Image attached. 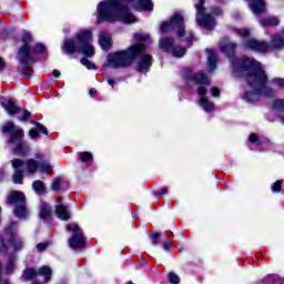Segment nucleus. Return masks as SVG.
Wrapping results in <instances>:
<instances>
[{
  "label": "nucleus",
  "instance_id": "0eeeda50",
  "mask_svg": "<svg viewBox=\"0 0 284 284\" xmlns=\"http://www.w3.org/2000/svg\"><path fill=\"white\" fill-rule=\"evenodd\" d=\"M183 14L181 13H174L171 17L170 22H162L160 30L161 32H170L172 30L173 32H176L178 39H181V41H186L190 43L192 39H194V36L191 33V31H185Z\"/></svg>",
  "mask_w": 284,
  "mask_h": 284
},
{
  "label": "nucleus",
  "instance_id": "603ef678",
  "mask_svg": "<svg viewBox=\"0 0 284 284\" xmlns=\"http://www.w3.org/2000/svg\"><path fill=\"white\" fill-rule=\"evenodd\" d=\"M212 12L214 13V14H223V11H221V9H219V8H215V9H213L212 10Z\"/></svg>",
  "mask_w": 284,
  "mask_h": 284
},
{
  "label": "nucleus",
  "instance_id": "9b49d317",
  "mask_svg": "<svg viewBox=\"0 0 284 284\" xmlns=\"http://www.w3.org/2000/svg\"><path fill=\"white\" fill-rule=\"evenodd\" d=\"M67 230L69 232L70 230L73 231V235L69 240V247H72V250H81L85 247V237L83 236V231H81V227L78 225H67Z\"/></svg>",
  "mask_w": 284,
  "mask_h": 284
},
{
  "label": "nucleus",
  "instance_id": "e433bc0d",
  "mask_svg": "<svg viewBox=\"0 0 284 284\" xmlns=\"http://www.w3.org/2000/svg\"><path fill=\"white\" fill-rule=\"evenodd\" d=\"M272 85H276L277 88H284V79L283 78H273L271 80Z\"/></svg>",
  "mask_w": 284,
  "mask_h": 284
},
{
  "label": "nucleus",
  "instance_id": "49530a36",
  "mask_svg": "<svg viewBox=\"0 0 284 284\" xmlns=\"http://www.w3.org/2000/svg\"><path fill=\"white\" fill-rule=\"evenodd\" d=\"M221 94V91L219 90V88H212V97H219Z\"/></svg>",
  "mask_w": 284,
  "mask_h": 284
},
{
  "label": "nucleus",
  "instance_id": "1a4fd4ad",
  "mask_svg": "<svg viewBox=\"0 0 284 284\" xmlns=\"http://www.w3.org/2000/svg\"><path fill=\"white\" fill-rule=\"evenodd\" d=\"M195 10L196 21L199 26H202V28H206V30H212L214 26H216V21H214V18L205 13V1L200 0L197 3H195Z\"/></svg>",
  "mask_w": 284,
  "mask_h": 284
},
{
  "label": "nucleus",
  "instance_id": "a18cd8bd",
  "mask_svg": "<svg viewBox=\"0 0 284 284\" xmlns=\"http://www.w3.org/2000/svg\"><path fill=\"white\" fill-rule=\"evenodd\" d=\"M45 247H48V243H40L37 245L38 252H44Z\"/></svg>",
  "mask_w": 284,
  "mask_h": 284
},
{
  "label": "nucleus",
  "instance_id": "de8ad7c7",
  "mask_svg": "<svg viewBox=\"0 0 284 284\" xmlns=\"http://www.w3.org/2000/svg\"><path fill=\"white\" fill-rule=\"evenodd\" d=\"M248 140L251 143H256L258 141V136H256L255 134H251Z\"/></svg>",
  "mask_w": 284,
  "mask_h": 284
},
{
  "label": "nucleus",
  "instance_id": "864d4df0",
  "mask_svg": "<svg viewBox=\"0 0 284 284\" xmlns=\"http://www.w3.org/2000/svg\"><path fill=\"white\" fill-rule=\"evenodd\" d=\"M108 83H109V85H112V88H114V80L109 79V80H108Z\"/></svg>",
  "mask_w": 284,
  "mask_h": 284
},
{
  "label": "nucleus",
  "instance_id": "473e14b6",
  "mask_svg": "<svg viewBox=\"0 0 284 284\" xmlns=\"http://www.w3.org/2000/svg\"><path fill=\"white\" fill-rule=\"evenodd\" d=\"M14 261H17V256H10L9 257V262L7 265V272L8 274H12V270H14Z\"/></svg>",
  "mask_w": 284,
  "mask_h": 284
},
{
  "label": "nucleus",
  "instance_id": "c756f323",
  "mask_svg": "<svg viewBox=\"0 0 284 284\" xmlns=\"http://www.w3.org/2000/svg\"><path fill=\"white\" fill-rule=\"evenodd\" d=\"M260 23L262 26H278V18H263Z\"/></svg>",
  "mask_w": 284,
  "mask_h": 284
},
{
  "label": "nucleus",
  "instance_id": "bb28decb",
  "mask_svg": "<svg viewBox=\"0 0 284 284\" xmlns=\"http://www.w3.org/2000/svg\"><path fill=\"white\" fill-rule=\"evenodd\" d=\"M52 216V209H50V205L42 204L40 210V217L41 219H50Z\"/></svg>",
  "mask_w": 284,
  "mask_h": 284
},
{
  "label": "nucleus",
  "instance_id": "c03bdc74",
  "mask_svg": "<svg viewBox=\"0 0 284 284\" xmlns=\"http://www.w3.org/2000/svg\"><path fill=\"white\" fill-rule=\"evenodd\" d=\"M159 233H153L151 234V239H152V245H156V243H159Z\"/></svg>",
  "mask_w": 284,
  "mask_h": 284
},
{
  "label": "nucleus",
  "instance_id": "ea45409f",
  "mask_svg": "<svg viewBox=\"0 0 284 284\" xmlns=\"http://www.w3.org/2000/svg\"><path fill=\"white\" fill-rule=\"evenodd\" d=\"M169 281L172 284H179V283H181V277H179V275H176L174 273H170L169 274Z\"/></svg>",
  "mask_w": 284,
  "mask_h": 284
},
{
  "label": "nucleus",
  "instance_id": "f8f14e48",
  "mask_svg": "<svg viewBox=\"0 0 284 284\" xmlns=\"http://www.w3.org/2000/svg\"><path fill=\"white\" fill-rule=\"evenodd\" d=\"M14 230H17V223L11 222V225L6 229V233L10 235L8 242L12 245L13 252H19L23 250V239L14 235Z\"/></svg>",
  "mask_w": 284,
  "mask_h": 284
},
{
  "label": "nucleus",
  "instance_id": "72a5a7b5",
  "mask_svg": "<svg viewBox=\"0 0 284 284\" xmlns=\"http://www.w3.org/2000/svg\"><path fill=\"white\" fill-rule=\"evenodd\" d=\"M273 108L275 110H277L278 112H283V110H284V100L283 99L275 100Z\"/></svg>",
  "mask_w": 284,
  "mask_h": 284
},
{
  "label": "nucleus",
  "instance_id": "cd10ccee",
  "mask_svg": "<svg viewBox=\"0 0 284 284\" xmlns=\"http://www.w3.org/2000/svg\"><path fill=\"white\" fill-rule=\"evenodd\" d=\"M23 168L17 169V171L13 173L12 179L13 183L21 184L23 183Z\"/></svg>",
  "mask_w": 284,
  "mask_h": 284
},
{
  "label": "nucleus",
  "instance_id": "a878e982",
  "mask_svg": "<svg viewBox=\"0 0 284 284\" xmlns=\"http://www.w3.org/2000/svg\"><path fill=\"white\" fill-rule=\"evenodd\" d=\"M2 108H4L8 114H17V112H19V108L17 106V104H14V101L12 100H9L7 104H2Z\"/></svg>",
  "mask_w": 284,
  "mask_h": 284
},
{
  "label": "nucleus",
  "instance_id": "a211bd4d",
  "mask_svg": "<svg viewBox=\"0 0 284 284\" xmlns=\"http://www.w3.org/2000/svg\"><path fill=\"white\" fill-rule=\"evenodd\" d=\"M99 45L102 50H110L112 48V38L110 33L102 31L100 32Z\"/></svg>",
  "mask_w": 284,
  "mask_h": 284
},
{
  "label": "nucleus",
  "instance_id": "79ce46f5",
  "mask_svg": "<svg viewBox=\"0 0 284 284\" xmlns=\"http://www.w3.org/2000/svg\"><path fill=\"white\" fill-rule=\"evenodd\" d=\"M33 52H36V54H42L43 52H45V45L41 43L36 44V47L33 48Z\"/></svg>",
  "mask_w": 284,
  "mask_h": 284
},
{
  "label": "nucleus",
  "instance_id": "9d476101",
  "mask_svg": "<svg viewBox=\"0 0 284 284\" xmlns=\"http://www.w3.org/2000/svg\"><path fill=\"white\" fill-rule=\"evenodd\" d=\"M22 41L23 45L18 52V60L24 68H30V63H32V51L30 49L32 36H30V33H24L22 37Z\"/></svg>",
  "mask_w": 284,
  "mask_h": 284
},
{
  "label": "nucleus",
  "instance_id": "6ab92c4d",
  "mask_svg": "<svg viewBox=\"0 0 284 284\" xmlns=\"http://www.w3.org/2000/svg\"><path fill=\"white\" fill-rule=\"evenodd\" d=\"M152 67V55H143L138 64V72H148Z\"/></svg>",
  "mask_w": 284,
  "mask_h": 284
},
{
  "label": "nucleus",
  "instance_id": "4d7b16f0",
  "mask_svg": "<svg viewBox=\"0 0 284 284\" xmlns=\"http://www.w3.org/2000/svg\"><path fill=\"white\" fill-rule=\"evenodd\" d=\"M89 94H91V95L94 94V90H90Z\"/></svg>",
  "mask_w": 284,
  "mask_h": 284
},
{
  "label": "nucleus",
  "instance_id": "aec40b11",
  "mask_svg": "<svg viewBox=\"0 0 284 284\" xmlns=\"http://www.w3.org/2000/svg\"><path fill=\"white\" fill-rule=\"evenodd\" d=\"M206 54H207L209 70H211L212 72L216 70V51L214 49H207Z\"/></svg>",
  "mask_w": 284,
  "mask_h": 284
},
{
  "label": "nucleus",
  "instance_id": "423d86ee",
  "mask_svg": "<svg viewBox=\"0 0 284 284\" xmlns=\"http://www.w3.org/2000/svg\"><path fill=\"white\" fill-rule=\"evenodd\" d=\"M11 165L16 170L22 168V170L29 174H37V170L42 174H50V172H52V166L45 161L42 154H36V159H29L26 162L21 159H14L11 161Z\"/></svg>",
  "mask_w": 284,
  "mask_h": 284
},
{
  "label": "nucleus",
  "instance_id": "393cba45",
  "mask_svg": "<svg viewBox=\"0 0 284 284\" xmlns=\"http://www.w3.org/2000/svg\"><path fill=\"white\" fill-rule=\"evenodd\" d=\"M37 276H39V271L34 268H27L22 274L23 281H32V278H37Z\"/></svg>",
  "mask_w": 284,
  "mask_h": 284
},
{
  "label": "nucleus",
  "instance_id": "f704fd0d",
  "mask_svg": "<svg viewBox=\"0 0 284 284\" xmlns=\"http://www.w3.org/2000/svg\"><path fill=\"white\" fill-rule=\"evenodd\" d=\"M81 161L83 163H88V161H92V153L91 152H83L79 154Z\"/></svg>",
  "mask_w": 284,
  "mask_h": 284
},
{
  "label": "nucleus",
  "instance_id": "b1692460",
  "mask_svg": "<svg viewBox=\"0 0 284 284\" xmlns=\"http://www.w3.org/2000/svg\"><path fill=\"white\" fill-rule=\"evenodd\" d=\"M38 275L43 276L44 283H48L52 278V268L49 266H42L38 270Z\"/></svg>",
  "mask_w": 284,
  "mask_h": 284
},
{
  "label": "nucleus",
  "instance_id": "4c0bfd02",
  "mask_svg": "<svg viewBox=\"0 0 284 284\" xmlns=\"http://www.w3.org/2000/svg\"><path fill=\"white\" fill-rule=\"evenodd\" d=\"M251 32L252 31L250 29H237V34L239 37H242V39H246V37H250Z\"/></svg>",
  "mask_w": 284,
  "mask_h": 284
},
{
  "label": "nucleus",
  "instance_id": "4be33fe9",
  "mask_svg": "<svg viewBox=\"0 0 284 284\" xmlns=\"http://www.w3.org/2000/svg\"><path fill=\"white\" fill-rule=\"evenodd\" d=\"M135 10H152L154 4L152 0H138L134 4Z\"/></svg>",
  "mask_w": 284,
  "mask_h": 284
},
{
  "label": "nucleus",
  "instance_id": "6e6d98bb",
  "mask_svg": "<svg viewBox=\"0 0 284 284\" xmlns=\"http://www.w3.org/2000/svg\"><path fill=\"white\" fill-rule=\"evenodd\" d=\"M160 194H168V189H163Z\"/></svg>",
  "mask_w": 284,
  "mask_h": 284
},
{
  "label": "nucleus",
  "instance_id": "c9c22d12",
  "mask_svg": "<svg viewBox=\"0 0 284 284\" xmlns=\"http://www.w3.org/2000/svg\"><path fill=\"white\" fill-rule=\"evenodd\" d=\"M0 254H8V245H6L3 236H0Z\"/></svg>",
  "mask_w": 284,
  "mask_h": 284
},
{
  "label": "nucleus",
  "instance_id": "3c124183",
  "mask_svg": "<svg viewBox=\"0 0 284 284\" xmlns=\"http://www.w3.org/2000/svg\"><path fill=\"white\" fill-rule=\"evenodd\" d=\"M53 77H54V79H59V77H61V71L54 70L53 71Z\"/></svg>",
  "mask_w": 284,
  "mask_h": 284
},
{
  "label": "nucleus",
  "instance_id": "37998d69",
  "mask_svg": "<svg viewBox=\"0 0 284 284\" xmlns=\"http://www.w3.org/2000/svg\"><path fill=\"white\" fill-rule=\"evenodd\" d=\"M163 250H165V252H170V250H172V242L170 240L164 241Z\"/></svg>",
  "mask_w": 284,
  "mask_h": 284
},
{
  "label": "nucleus",
  "instance_id": "13d9d810",
  "mask_svg": "<svg viewBox=\"0 0 284 284\" xmlns=\"http://www.w3.org/2000/svg\"><path fill=\"white\" fill-rule=\"evenodd\" d=\"M34 284H41V283H39V282H36Z\"/></svg>",
  "mask_w": 284,
  "mask_h": 284
},
{
  "label": "nucleus",
  "instance_id": "f03ea898",
  "mask_svg": "<svg viewBox=\"0 0 284 284\" xmlns=\"http://www.w3.org/2000/svg\"><path fill=\"white\" fill-rule=\"evenodd\" d=\"M133 0H105L98 4V21H121L136 23V17L130 13L128 3Z\"/></svg>",
  "mask_w": 284,
  "mask_h": 284
},
{
  "label": "nucleus",
  "instance_id": "5fc2aeb1",
  "mask_svg": "<svg viewBox=\"0 0 284 284\" xmlns=\"http://www.w3.org/2000/svg\"><path fill=\"white\" fill-rule=\"evenodd\" d=\"M6 176V171H0V181Z\"/></svg>",
  "mask_w": 284,
  "mask_h": 284
},
{
  "label": "nucleus",
  "instance_id": "6e6552de",
  "mask_svg": "<svg viewBox=\"0 0 284 284\" xmlns=\"http://www.w3.org/2000/svg\"><path fill=\"white\" fill-rule=\"evenodd\" d=\"M7 203H11L12 205H17L13 211L14 216L17 219H28V209H26V195L22 192L13 191L8 195Z\"/></svg>",
  "mask_w": 284,
  "mask_h": 284
},
{
  "label": "nucleus",
  "instance_id": "7c9ffc66",
  "mask_svg": "<svg viewBox=\"0 0 284 284\" xmlns=\"http://www.w3.org/2000/svg\"><path fill=\"white\" fill-rule=\"evenodd\" d=\"M185 52H186L185 48L174 47L173 51H172V54H173V57H176L178 59H181V57L185 55Z\"/></svg>",
  "mask_w": 284,
  "mask_h": 284
},
{
  "label": "nucleus",
  "instance_id": "a19ab883",
  "mask_svg": "<svg viewBox=\"0 0 284 284\" xmlns=\"http://www.w3.org/2000/svg\"><path fill=\"white\" fill-rule=\"evenodd\" d=\"M283 185V181L277 180L275 183H273L272 185V192H281L282 186Z\"/></svg>",
  "mask_w": 284,
  "mask_h": 284
},
{
  "label": "nucleus",
  "instance_id": "4468645a",
  "mask_svg": "<svg viewBox=\"0 0 284 284\" xmlns=\"http://www.w3.org/2000/svg\"><path fill=\"white\" fill-rule=\"evenodd\" d=\"M55 215L60 221H70L72 219V213L68 210V207L63 203V199L61 196L58 197L55 204Z\"/></svg>",
  "mask_w": 284,
  "mask_h": 284
},
{
  "label": "nucleus",
  "instance_id": "2f4dec72",
  "mask_svg": "<svg viewBox=\"0 0 284 284\" xmlns=\"http://www.w3.org/2000/svg\"><path fill=\"white\" fill-rule=\"evenodd\" d=\"M63 185V181H61V179H54L51 183V190L52 192H59V190H61Z\"/></svg>",
  "mask_w": 284,
  "mask_h": 284
},
{
  "label": "nucleus",
  "instance_id": "f257e3e1",
  "mask_svg": "<svg viewBox=\"0 0 284 284\" xmlns=\"http://www.w3.org/2000/svg\"><path fill=\"white\" fill-rule=\"evenodd\" d=\"M233 69L236 77L246 74V83L250 88L243 95L246 103H256L261 101V97H274V90L267 85V73L258 61L244 57L242 61L233 62Z\"/></svg>",
  "mask_w": 284,
  "mask_h": 284
},
{
  "label": "nucleus",
  "instance_id": "412c9836",
  "mask_svg": "<svg viewBox=\"0 0 284 284\" xmlns=\"http://www.w3.org/2000/svg\"><path fill=\"white\" fill-rule=\"evenodd\" d=\"M33 125H37L38 129H31L29 131L30 139H37L40 134H48V130L41 123L33 122Z\"/></svg>",
  "mask_w": 284,
  "mask_h": 284
},
{
  "label": "nucleus",
  "instance_id": "39448f33",
  "mask_svg": "<svg viewBox=\"0 0 284 284\" xmlns=\"http://www.w3.org/2000/svg\"><path fill=\"white\" fill-rule=\"evenodd\" d=\"M2 133L9 134L7 143L13 154H28V152H30V146L23 142V129H16L14 122H7L2 126Z\"/></svg>",
  "mask_w": 284,
  "mask_h": 284
},
{
  "label": "nucleus",
  "instance_id": "5701e85b",
  "mask_svg": "<svg viewBox=\"0 0 284 284\" xmlns=\"http://www.w3.org/2000/svg\"><path fill=\"white\" fill-rule=\"evenodd\" d=\"M159 44H160L161 50H164V52H170V50H172V47L174 45V39L162 38V39H160Z\"/></svg>",
  "mask_w": 284,
  "mask_h": 284
},
{
  "label": "nucleus",
  "instance_id": "2eb2a0df",
  "mask_svg": "<svg viewBox=\"0 0 284 284\" xmlns=\"http://www.w3.org/2000/svg\"><path fill=\"white\" fill-rule=\"evenodd\" d=\"M197 93L200 97V105H202L204 112H212L214 110V103L210 102L205 94H207V89L205 87H199Z\"/></svg>",
  "mask_w": 284,
  "mask_h": 284
},
{
  "label": "nucleus",
  "instance_id": "58836bf2",
  "mask_svg": "<svg viewBox=\"0 0 284 284\" xmlns=\"http://www.w3.org/2000/svg\"><path fill=\"white\" fill-rule=\"evenodd\" d=\"M134 39L135 41H150V36L143 33H135Z\"/></svg>",
  "mask_w": 284,
  "mask_h": 284
},
{
  "label": "nucleus",
  "instance_id": "c85d7f7f",
  "mask_svg": "<svg viewBox=\"0 0 284 284\" xmlns=\"http://www.w3.org/2000/svg\"><path fill=\"white\" fill-rule=\"evenodd\" d=\"M32 189L34 190L36 194H43V192H45V185H43V182L39 180L32 183Z\"/></svg>",
  "mask_w": 284,
  "mask_h": 284
},
{
  "label": "nucleus",
  "instance_id": "20e7f679",
  "mask_svg": "<svg viewBox=\"0 0 284 284\" xmlns=\"http://www.w3.org/2000/svg\"><path fill=\"white\" fill-rule=\"evenodd\" d=\"M142 52H145V44H135L126 50L111 53L106 58L104 68H129Z\"/></svg>",
  "mask_w": 284,
  "mask_h": 284
},
{
  "label": "nucleus",
  "instance_id": "7ed1b4c3",
  "mask_svg": "<svg viewBox=\"0 0 284 284\" xmlns=\"http://www.w3.org/2000/svg\"><path fill=\"white\" fill-rule=\"evenodd\" d=\"M63 52L67 54H83L81 59L82 65L88 68V70H97V64L92 63L88 58L94 57V45H92V31L90 30H80L74 40H65L62 47Z\"/></svg>",
  "mask_w": 284,
  "mask_h": 284
},
{
  "label": "nucleus",
  "instance_id": "ddd939ff",
  "mask_svg": "<svg viewBox=\"0 0 284 284\" xmlns=\"http://www.w3.org/2000/svg\"><path fill=\"white\" fill-rule=\"evenodd\" d=\"M184 78L186 79V83H193V84H207L210 83V80L207 79V75L204 73L197 72L194 73L192 70L186 69L184 71Z\"/></svg>",
  "mask_w": 284,
  "mask_h": 284
},
{
  "label": "nucleus",
  "instance_id": "dca6fc26",
  "mask_svg": "<svg viewBox=\"0 0 284 284\" xmlns=\"http://www.w3.org/2000/svg\"><path fill=\"white\" fill-rule=\"evenodd\" d=\"M250 1V8L256 17L260 14H263L265 12V0H248Z\"/></svg>",
  "mask_w": 284,
  "mask_h": 284
},
{
  "label": "nucleus",
  "instance_id": "09e8293b",
  "mask_svg": "<svg viewBox=\"0 0 284 284\" xmlns=\"http://www.w3.org/2000/svg\"><path fill=\"white\" fill-rule=\"evenodd\" d=\"M4 68H6V60L0 58V70H4Z\"/></svg>",
  "mask_w": 284,
  "mask_h": 284
},
{
  "label": "nucleus",
  "instance_id": "8fccbe9b",
  "mask_svg": "<svg viewBox=\"0 0 284 284\" xmlns=\"http://www.w3.org/2000/svg\"><path fill=\"white\" fill-rule=\"evenodd\" d=\"M26 119H30V112L24 111L22 115V121H26Z\"/></svg>",
  "mask_w": 284,
  "mask_h": 284
},
{
  "label": "nucleus",
  "instance_id": "f3484780",
  "mask_svg": "<svg viewBox=\"0 0 284 284\" xmlns=\"http://www.w3.org/2000/svg\"><path fill=\"white\" fill-rule=\"evenodd\" d=\"M221 50L223 54L230 57H234V50H236V44L230 42L227 39H223L221 41Z\"/></svg>",
  "mask_w": 284,
  "mask_h": 284
}]
</instances>
